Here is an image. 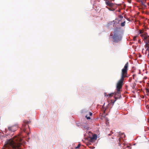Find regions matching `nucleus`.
Segmentation results:
<instances>
[{"instance_id": "nucleus-6", "label": "nucleus", "mask_w": 149, "mask_h": 149, "mask_svg": "<svg viewBox=\"0 0 149 149\" xmlns=\"http://www.w3.org/2000/svg\"><path fill=\"white\" fill-rule=\"evenodd\" d=\"M30 122V121H27L26 120H24L23 121V123L22 125V127L24 132H25L26 128H27V127H29V126L28 125L29 124Z\"/></svg>"}, {"instance_id": "nucleus-20", "label": "nucleus", "mask_w": 149, "mask_h": 149, "mask_svg": "<svg viewBox=\"0 0 149 149\" xmlns=\"http://www.w3.org/2000/svg\"><path fill=\"white\" fill-rule=\"evenodd\" d=\"M109 10H112V11L115 10L114 9V8H112L111 9H109Z\"/></svg>"}, {"instance_id": "nucleus-9", "label": "nucleus", "mask_w": 149, "mask_h": 149, "mask_svg": "<svg viewBox=\"0 0 149 149\" xmlns=\"http://www.w3.org/2000/svg\"><path fill=\"white\" fill-rule=\"evenodd\" d=\"M97 138V136L96 134H95L93 135V136L90 138V140L91 142L93 141V140H95Z\"/></svg>"}, {"instance_id": "nucleus-11", "label": "nucleus", "mask_w": 149, "mask_h": 149, "mask_svg": "<svg viewBox=\"0 0 149 149\" xmlns=\"http://www.w3.org/2000/svg\"><path fill=\"white\" fill-rule=\"evenodd\" d=\"M145 48H146V51H148L149 50V43H146Z\"/></svg>"}, {"instance_id": "nucleus-18", "label": "nucleus", "mask_w": 149, "mask_h": 149, "mask_svg": "<svg viewBox=\"0 0 149 149\" xmlns=\"http://www.w3.org/2000/svg\"><path fill=\"white\" fill-rule=\"evenodd\" d=\"M132 80V79L131 78H130L129 79V80H128V81L129 82H131V81Z\"/></svg>"}, {"instance_id": "nucleus-10", "label": "nucleus", "mask_w": 149, "mask_h": 149, "mask_svg": "<svg viewBox=\"0 0 149 149\" xmlns=\"http://www.w3.org/2000/svg\"><path fill=\"white\" fill-rule=\"evenodd\" d=\"M139 2L141 3V6L142 9H144L146 7V6L144 3L143 0L140 1H139Z\"/></svg>"}, {"instance_id": "nucleus-7", "label": "nucleus", "mask_w": 149, "mask_h": 149, "mask_svg": "<svg viewBox=\"0 0 149 149\" xmlns=\"http://www.w3.org/2000/svg\"><path fill=\"white\" fill-rule=\"evenodd\" d=\"M105 3L109 7L112 8L114 6V4L108 0H106L105 1Z\"/></svg>"}, {"instance_id": "nucleus-5", "label": "nucleus", "mask_w": 149, "mask_h": 149, "mask_svg": "<svg viewBox=\"0 0 149 149\" xmlns=\"http://www.w3.org/2000/svg\"><path fill=\"white\" fill-rule=\"evenodd\" d=\"M120 20L116 19L115 21L113 20L112 22H110V24H113V27L116 28H118L120 26V24L119 23Z\"/></svg>"}, {"instance_id": "nucleus-26", "label": "nucleus", "mask_w": 149, "mask_h": 149, "mask_svg": "<svg viewBox=\"0 0 149 149\" xmlns=\"http://www.w3.org/2000/svg\"><path fill=\"white\" fill-rule=\"evenodd\" d=\"M148 4L149 5V3H148Z\"/></svg>"}, {"instance_id": "nucleus-25", "label": "nucleus", "mask_w": 149, "mask_h": 149, "mask_svg": "<svg viewBox=\"0 0 149 149\" xmlns=\"http://www.w3.org/2000/svg\"><path fill=\"white\" fill-rule=\"evenodd\" d=\"M106 93H104V95L105 96H106V95H105Z\"/></svg>"}, {"instance_id": "nucleus-27", "label": "nucleus", "mask_w": 149, "mask_h": 149, "mask_svg": "<svg viewBox=\"0 0 149 149\" xmlns=\"http://www.w3.org/2000/svg\"><path fill=\"white\" fill-rule=\"evenodd\" d=\"M6 131H7V130H6Z\"/></svg>"}, {"instance_id": "nucleus-4", "label": "nucleus", "mask_w": 149, "mask_h": 149, "mask_svg": "<svg viewBox=\"0 0 149 149\" xmlns=\"http://www.w3.org/2000/svg\"><path fill=\"white\" fill-rule=\"evenodd\" d=\"M139 34L144 40L145 43H149V36H148L147 33L143 30H139Z\"/></svg>"}, {"instance_id": "nucleus-21", "label": "nucleus", "mask_w": 149, "mask_h": 149, "mask_svg": "<svg viewBox=\"0 0 149 149\" xmlns=\"http://www.w3.org/2000/svg\"><path fill=\"white\" fill-rule=\"evenodd\" d=\"M92 114H93V113L91 112H89V115L90 116H92Z\"/></svg>"}, {"instance_id": "nucleus-14", "label": "nucleus", "mask_w": 149, "mask_h": 149, "mask_svg": "<svg viewBox=\"0 0 149 149\" xmlns=\"http://www.w3.org/2000/svg\"><path fill=\"white\" fill-rule=\"evenodd\" d=\"M116 93V92H115L114 93H111L109 94V96H112L113 95H115Z\"/></svg>"}, {"instance_id": "nucleus-3", "label": "nucleus", "mask_w": 149, "mask_h": 149, "mask_svg": "<svg viewBox=\"0 0 149 149\" xmlns=\"http://www.w3.org/2000/svg\"><path fill=\"white\" fill-rule=\"evenodd\" d=\"M120 29H115L113 32L110 33V36L112 37L113 42H114L118 43L121 40L123 32Z\"/></svg>"}, {"instance_id": "nucleus-13", "label": "nucleus", "mask_w": 149, "mask_h": 149, "mask_svg": "<svg viewBox=\"0 0 149 149\" xmlns=\"http://www.w3.org/2000/svg\"><path fill=\"white\" fill-rule=\"evenodd\" d=\"M125 22L124 21V22H123L122 23H121V26L123 27L125 25Z\"/></svg>"}, {"instance_id": "nucleus-2", "label": "nucleus", "mask_w": 149, "mask_h": 149, "mask_svg": "<svg viewBox=\"0 0 149 149\" xmlns=\"http://www.w3.org/2000/svg\"><path fill=\"white\" fill-rule=\"evenodd\" d=\"M128 67V63L127 62L125 64L124 68L122 70L121 78L118 81L116 84V92L115 93V95L120 94L121 91V89L122 88L123 81L125 78L126 77H128L127 76Z\"/></svg>"}, {"instance_id": "nucleus-8", "label": "nucleus", "mask_w": 149, "mask_h": 149, "mask_svg": "<svg viewBox=\"0 0 149 149\" xmlns=\"http://www.w3.org/2000/svg\"><path fill=\"white\" fill-rule=\"evenodd\" d=\"M17 128V125H14L8 127V130L11 132H14L16 130Z\"/></svg>"}, {"instance_id": "nucleus-19", "label": "nucleus", "mask_w": 149, "mask_h": 149, "mask_svg": "<svg viewBox=\"0 0 149 149\" xmlns=\"http://www.w3.org/2000/svg\"><path fill=\"white\" fill-rule=\"evenodd\" d=\"M119 17L121 18V19H122V18H123V16L121 15H119Z\"/></svg>"}, {"instance_id": "nucleus-15", "label": "nucleus", "mask_w": 149, "mask_h": 149, "mask_svg": "<svg viewBox=\"0 0 149 149\" xmlns=\"http://www.w3.org/2000/svg\"><path fill=\"white\" fill-rule=\"evenodd\" d=\"M80 145H81L80 143L79 144L78 146H77L75 148L76 149L79 148L80 147Z\"/></svg>"}, {"instance_id": "nucleus-23", "label": "nucleus", "mask_w": 149, "mask_h": 149, "mask_svg": "<svg viewBox=\"0 0 149 149\" xmlns=\"http://www.w3.org/2000/svg\"><path fill=\"white\" fill-rule=\"evenodd\" d=\"M148 57L149 58V50H148Z\"/></svg>"}, {"instance_id": "nucleus-22", "label": "nucleus", "mask_w": 149, "mask_h": 149, "mask_svg": "<svg viewBox=\"0 0 149 149\" xmlns=\"http://www.w3.org/2000/svg\"><path fill=\"white\" fill-rule=\"evenodd\" d=\"M136 76V74H133V79H134V77H135V76Z\"/></svg>"}, {"instance_id": "nucleus-12", "label": "nucleus", "mask_w": 149, "mask_h": 149, "mask_svg": "<svg viewBox=\"0 0 149 149\" xmlns=\"http://www.w3.org/2000/svg\"><path fill=\"white\" fill-rule=\"evenodd\" d=\"M115 101H113V100H111V102H110V103L109 104H112V106H113V104H114V103L116 101V99H117L118 98L116 97H115Z\"/></svg>"}, {"instance_id": "nucleus-16", "label": "nucleus", "mask_w": 149, "mask_h": 149, "mask_svg": "<svg viewBox=\"0 0 149 149\" xmlns=\"http://www.w3.org/2000/svg\"><path fill=\"white\" fill-rule=\"evenodd\" d=\"M137 37V36H134V37H133V40H136V38Z\"/></svg>"}, {"instance_id": "nucleus-17", "label": "nucleus", "mask_w": 149, "mask_h": 149, "mask_svg": "<svg viewBox=\"0 0 149 149\" xmlns=\"http://www.w3.org/2000/svg\"><path fill=\"white\" fill-rule=\"evenodd\" d=\"M85 117L87 119H91L90 117L89 116H88L87 115Z\"/></svg>"}, {"instance_id": "nucleus-1", "label": "nucleus", "mask_w": 149, "mask_h": 149, "mask_svg": "<svg viewBox=\"0 0 149 149\" xmlns=\"http://www.w3.org/2000/svg\"><path fill=\"white\" fill-rule=\"evenodd\" d=\"M21 139L19 136H15L7 141L3 149H19L21 145Z\"/></svg>"}, {"instance_id": "nucleus-24", "label": "nucleus", "mask_w": 149, "mask_h": 149, "mask_svg": "<svg viewBox=\"0 0 149 149\" xmlns=\"http://www.w3.org/2000/svg\"><path fill=\"white\" fill-rule=\"evenodd\" d=\"M89 134H92V133H91V132H89Z\"/></svg>"}]
</instances>
